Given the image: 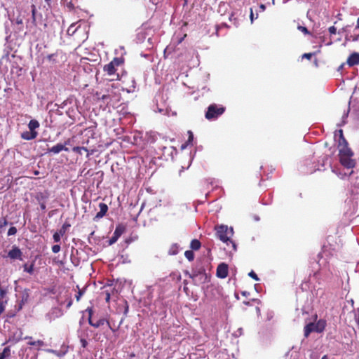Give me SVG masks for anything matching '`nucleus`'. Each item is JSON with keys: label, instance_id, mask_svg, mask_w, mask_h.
I'll list each match as a JSON object with an SVG mask.
<instances>
[{"label": "nucleus", "instance_id": "5fc2aeb1", "mask_svg": "<svg viewBox=\"0 0 359 359\" xmlns=\"http://www.w3.org/2000/svg\"><path fill=\"white\" fill-rule=\"evenodd\" d=\"M72 300H70V301L68 302V304H67V308L70 307V306H72Z\"/></svg>", "mask_w": 359, "mask_h": 359}, {"label": "nucleus", "instance_id": "20e7f679", "mask_svg": "<svg viewBox=\"0 0 359 359\" xmlns=\"http://www.w3.org/2000/svg\"><path fill=\"white\" fill-rule=\"evenodd\" d=\"M326 326V322L323 320H318L316 323H310L304 327V336L306 337L313 332H322Z\"/></svg>", "mask_w": 359, "mask_h": 359}, {"label": "nucleus", "instance_id": "864d4df0", "mask_svg": "<svg viewBox=\"0 0 359 359\" xmlns=\"http://www.w3.org/2000/svg\"><path fill=\"white\" fill-rule=\"evenodd\" d=\"M351 37L353 38L352 41H357L358 39L359 36H351Z\"/></svg>", "mask_w": 359, "mask_h": 359}, {"label": "nucleus", "instance_id": "4c0bfd02", "mask_svg": "<svg viewBox=\"0 0 359 359\" xmlns=\"http://www.w3.org/2000/svg\"><path fill=\"white\" fill-rule=\"evenodd\" d=\"M249 276L251 277L252 278H253L254 280H259V278L257 276V275L255 273L254 271H251L249 273H248Z\"/></svg>", "mask_w": 359, "mask_h": 359}, {"label": "nucleus", "instance_id": "13d9d810", "mask_svg": "<svg viewBox=\"0 0 359 359\" xmlns=\"http://www.w3.org/2000/svg\"><path fill=\"white\" fill-rule=\"evenodd\" d=\"M343 67H344V64L341 65L339 67L338 70H339V71L341 70V69H343Z\"/></svg>", "mask_w": 359, "mask_h": 359}, {"label": "nucleus", "instance_id": "6e6d98bb", "mask_svg": "<svg viewBox=\"0 0 359 359\" xmlns=\"http://www.w3.org/2000/svg\"><path fill=\"white\" fill-rule=\"evenodd\" d=\"M22 307V302H20V304H19V306L18 308V311H20Z\"/></svg>", "mask_w": 359, "mask_h": 359}, {"label": "nucleus", "instance_id": "5701e85b", "mask_svg": "<svg viewBox=\"0 0 359 359\" xmlns=\"http://www.w3.org/2000/svg\"><path fill=\"white\" fill-rule=\"evenodd\" d=\"M70 224H69L68 222H65V224H63V225L61 226V228L59 229L57 232L62 236H64L66 233L67 229L70 227Z\"/></svg>", "mask_w": 359, "mask_h": 359}, {"label": "nucleus", "instance_id": "423d86ee", "mask_svg": "<svg viewBox=\"0 0 359 359\" xmlns=\"http://www.w3.org/2000/svg\"><path fill=\"white\" fill-rule=\"evenodd\" d=\"M125 231V227L121 224L116 226L115 231L113 233V236L109 240V244L112 245L115 243L118 238Z\"/></svg>", "mask_w": 359, "mask_h": 359}, {"label": "nucleus", "instance_id": "09e8293b", "mask_svg": "<svg viewBox=\"0 0 359 359\" xmlns=\"http://www.w3.org/2000/svg\"><path fill=\"white\" fill-rule=\"evenodd\" d=\"M40 208L42 210H46V206L44 203H42L40 204Z\"/></svg>", "mask_w": 359, "mask_h": 359}, {"label": "nucleus", "instance_id": "58836bf2", "mask_svg": "<svg viewBox=\"0 0 359 359\" xmlns=\"http://www.w3.org/2000/svg\"><path fill=\"white\" fill-rule=\"evenodd\" d=\"M250 20H251L252 22L254 21L255 19H257L258 18V14L257 13L255 16L254 13H253V10H252V8H250Z\"/></svg>", "mask_w": 359, "mask_h": 359}, {"label": "nucleus", "instance_id": "473e14b6", "mask_svg": "<svg viewBox=\"0 0 359 359\" xmlns=\"http://www.w3.org/2000/svg\"><path fill=\"white\" fill-rule=\"evenodd\" d=\"M102 293L104 294V295H105V298H104L105 301L107 302H109L110 297H111V292L109 290H105L104 291H103Z\"/></svg>", "mask_w": 359, "mask_h": 359}, {"label": "nucleus", "instance_id": "393cba45", "mask_svg": "<svg viewBox=\"0 0 359 359\" xmlns=\"http://www.w3.org/2000/svg\"><path fill=\"white\" fill-rule=\"evenodd\" d=\"M62 4L66 6L69 11H73L74 9V4L72 1L62 0Z\"/></svg>", "mask_w": 359, "mask_h": 359}, {"label": "nucleus", "instance_id": "7ed1b4c3", "mask_svg": "<svg viewBox=\"0 0 359 359\" xmlns=\"http://www.w3.org/2000/svg\"><path fill=\"white\" fill-rule=\"evenodd\" d=\"M217 238L224 243L228 244V242L233 243L230 240V237L233 235V229H229L226 225H217L215 227Z\"/></svg>", "mask_w": 359, "mask_h": 359}, {"label": "nucleus", "instance_id": "cd10ccee", "mask_svg": "<svg viewBox=\"0 0 359 359\" xmlns=\"http://www.w3.org/2000/svg\"><path fill=\"white\" fill-rule=\"evenodd\" d=\"M184 256L189 261H193L194 259V253L192 250L185 251Z\"/></svg>", "mask_w": 359, "mask_h": 359}, {"label": "nucleus", "instance_id": "ddd939ff", "mask_svg": "<svg viewBox=\"0 0 359 359\" xmlns=\"http://www.w3.org/2000/svg\"><path fill=\"white\" fill-rule=\"evenodd\" d=\"M63 150L68 151L69 149L67 147H66L65 145L59 143V144H57L56 145L52 147L51 148H50L48 149V151L53 153V154H58Z\"/></svg>", "mask_w": 359, "mask_h": 359}, {"label": "nucleus", "instance_id": "c85d7f7f", "mask_svg": "<svg viewBox=\"0 0 359 359\" xmlns=\"http://www.w3.org/2000/svg\"><path fill=\"white\" fill-rule=\"evenodd\" d=\"M8 221L6 217H2L0 219V233H1L2 229L7 226Z\"/></svg>", "mask_w": 359, "mask_h": 359}, {"label": "nucleus", "instance_id": "2f4dec72", "mask_svg": "<svg viewBox=\"0 0 359 359\" xmlns=\"http://www.w3.org/2000/svg\"><path fill=\"white\" fill-rule=\"evenodd\" d=\"M86 312H87L88 313V319L92 320L93 318V307H88L86 309Z\"/></svg>", "mask_w": 359, "mask_h": 359}, {"label": "nucleus", "instance_id": "bf43d9fd", "mask_svg": "<svg viewBox=\"0 0 359 359\" xmlns=\"http://www.w3.org/2000/svg\"><path fill=\"white\" fill-rule=\"evenodd\" d=\"M34 174L35 175H38L39 174V170H34Z\"/></svg>", "mask_w": 359, "mask_h": 359}, {"label": "nucleus", "instance_id": "b1692460", "mask_svg": "<svg viewBox=\"0 0 359 359\" xmlns=\"http://www.w3.org/2000/svg\"><path fill=\"white\" fill-rule=\"evenodd\" d=\"M76 287L78 288V292H77V294H76L75 297H76V301L79 302L81 297L84 294L86 287H85L82 289H80L79 285H77Z\"/></svg>", "mask_w": 359, "mask_h": 359}, {"label": "nucleus", "instance_id": "aec40b11", "mask_svg": "<svg viewBox=\"0 0 359 359\" xmlns=\"http://www.w3.org/2000/svg\"><path fill=\"white\" fill-rule=\"evenodd\" d=\"M178 252L179 245L177 243L172 244L168 250V254L170 255H176Z\"/></svg>", "mask_w": 359, "mask_h": 359}, {"label": "nucleus", "instance_id": "7c9ffc66", "mask_svg": "<svg viewBox=\"0 0 359 359\" xmlns=\"http://www.w3.org/2000/svg\"><path fill=\"white\" fill-rule=\"evenodd\" d=\"M346 145H348V142L346 141L344 137H341V139H339V147Z\"/></svg>", "mask_w": 359, "mask_h": 359}, {"label": "nucleus", "instance_id": "e433bc0d", "mask_svg": "<svg viewBox=\"0 0 359 359\" xmlns=\"http://www.w3.org/2000/svg\"><path fill=\"white\" fill-rule=\"evenodd\" d=\"M298 29L300 30L302 32H303L305 34H309L310 32L308 30V29L306 27L304 26H298Z\"/></svg>", "mask_w": 359, "mask_h": 359}, {"label": "nucleus", "instance_id": "9d476101", "mask_svg": "<svg viewBox=\"0 0 359 359\" xmlns=\"http://www.w3.org/2000/svg\"><path fill=\"white\" fill-rule=\"evenodd\" d=\"M100 211L96 214L94 219H99L102 218L108 211V206L104 203H100L99 204Z\"/></svg>", "mask_w": 359, "mask_h": 359}, {"label": "nucleus", "instance_id": "f03ea898", "mask_svg": "<svg viewBox=\"0 0 359 359\" xmlns=\"http://www.w3.org/2000/svg\"><path fill=\"white\" fill-rule=\"evenodd\" d=\"M225 111L226 108L224 106L217 104H211L208 107L205 114V117L209 121L215 120L222 115Z\"/></svg>", "mask_w": 359, "mask_h": 359}, {"label": "nucleus", "instance_id": "412c9836", "mask_svg": "<svg viewBox=\"0 0 359 359\" xmlns=\"http://www.w3.org/2000/svg\"><path fill=\"white\" fill-rule=\"evenodd\" d=\"M83 150L85 151H86L88 154H87V157L89 156L90 155V153L88 152V150L87 148L84 147H73L72 149V151L74 152H76L77 154H81V151ZM93 154V151H91L90 154Z\"/></svg>", "mask_w": 359, "mask_h": 359}, {"label": "nucleus", "instance_id": "338daca9", "mask_svg": "<svg viewBox=\"0 0 359 359\" xmlns=\"http://www.w3.org/2000/svg\"><path fill=\"white\" fill-rule=\"evenodd\" d=\"M188 1H189V0H184L185 4H187Z\"/></svg>", "mask_w": 359, "mask_h": 359}, {"label": "nucleus", "instance_id": "052dcab7", "mask_svg": "<svg viewBox=\"0 0 359 359\" xmlns=\"http://www.w3.org/2000/svg\"><path fill=\"white\" fill-rule=\"evenodd\" d=\"M321 359H328V357H327V355H323V356L322 357V358H321Z\"/></svg>", "mask_w": 359, "mask_h": 359}, {"label": "nucleus", "instance_id": "2eb2a0df", "mask_svg": "<svg viewBox=\"0 0 359 359\" xmlns=\"http://www.w3.org/2000/svg\"><path fill=\"white\" fill-rule=\"evenodd\" d=\"M339 156H353V152L348 145L339 147Z\"/></svg>", "mask_w": 359, "mask_h": 359}, {"label": "nucleus", "instance_id": "a211bd4d", "mask_svg": "<svg viewBox=\"0 0 359 359\" xmlns=\"http://www.w3.org/2000/svg\"><path fill=\"white\" fill-rule=\"evenodd\" d=\"M188 134H189V137H188L187 141L184 144H182V146H181V149H182V150L184 149L188 145L192 144V142L194 140L193 133L191 130H189Z\"/></svg>", "mask_w": 359, "mask_h": 359}, {"label": "nucleus", "instance_id": "e2e57ef3", "mask_svg": "<svg viewBox=\"0 0 359 359\" xmlns=\"http://www.w3.org/2000/svg\"><path fill=\"white\" fill-rule=\"evenodd\" d=\"M183 39H184V37H183V38H182V39H180L179 40V41H178V43H182V41H183Z\"/></svg>", "mask_w": 359, "mask_h": 359}, {"label": "nucleus", "instance_id": "680f3d73", "mask_svg": "<svg viewBox=\"0 0 359 359\" xmlns=\"http://www.w3.org/2000/svg\"><path fill=\"white\" fill-rule=\"evenodd\" d=\"M357 323H358V325L359 326V309H358V320H357Z\"/></svg>", "mask_w": 359, "mask_h": 359}, {"label": "nucleus", "instance_id": "ea45409f", "mask_svg": "<svg viewBox=\"0 0 359 359\" xmlns=\"http://www.w3.org/2000/svg\"><path fill=\"white\" fill-rule=\"evenodd\" d=\"M335 136H339V139H341V137H344V133H343V130L339 129V130H336Z\"/></svg>", "mask_w": 359, "mask_h": 359}, {"label": "nucleus", "instance_id": "4be33fe9", "mask_svg": "<svg viewBox=\"0 0 359 359\" xmlns=\"http://www.w3.org/2000/svg\"><path fill=\"white\" fill-rule=\"evenodd\" d=\"M34 263L32 262L31 264H25L23 265L24 271L29 273V274H32L34 273Z\"/></svg>", "mask_w": 359, "mask_h": 359}, {"label": "nucleus", "instance_id": "1a4fd4ad", "mask_svg": "<svg viewBox=\"0 0 359 359\" xmlns=\"http://www.w3.org/2000/svg\"><path fill=\"white\" fill-rule=\"evenodd\" d=\"M346 62L349 67L359 65V53L355 52L351 53L348 56Z\"/></svg>", "mask_w": 359, "mask_h": 359}, {"label": "nucleus", "instance_id": "de8ad7c7", "mask_svg": "<svg viewBox=\"0 0 359 359\" xmlns=\"http://www.w3.org/2000/svg\"><path fill=\"white\" fill-rule=\"evenodd\" d=\"M16 23L18 24V25H22L23 23L22 22V19L20 18H17Z\"/></svg>", "mask_w": 359, "mask_h": 359}, {"label": "nucleus", "instance_id": "4d7b16f0", "mask_svg": "<svg viewBox=\"0 0 359 359\" xmlns=\"http://www.w3.org/2000/svg\"><path fill=\"white\" fill-rule=\"evenodd\" d=\"M355 29H359V18L357 20V25H356Z\"/></svg>", "mask_w": 359, "mask_h": 359}, {"label": "nucleus", "instance_id": "6e6552de", "mask_svg": "<svg viewBox=\"0 0 359 359\" xmlns=\"http://www.w3.org/2000/svg\"><path fill=\"white\" fill-rule=\"evenodd\" d=\"M8 256L12 259L22 260V252L20 249L16 246H13V248L8 252Z\"/></svg>", "mask_w": 359, "mask_h": 359}, {"label": "nucleus", "instance_id": "72a5a7b5", "mask_svg": "<svg viewBox=\"0 0 359 359\" xmlns=\"http://www.w3.org/2000/svg\"><path fill=\"white\" fill-rule=\"evenodd\" d=\"M16 233H17V229L15 226H11L9 228L7 234L8 236H10L15 235Z\"/></svg>", "mask_w": 359, "mask_h": 359}, {"label": "nucleus", "instance_id": "9b49d317", "mask_svg": "<svg viewBox=\"0 0 359 359\" xmlns=\"http://www.w3.org/2000/svg\"><path fill=\"white\" fill-rule=\"evenodd\" d=\"M89 325H90L92 327L95 328H98L101 326H102L104 323H107V320L102 318L97 320H95L93 318L92 320L88 319Z\"/></svg>", "mask_w": 359, "mask_h": 359}, {"label": "nucleus", "instance_id": "a19ab883", "mask_svg": "<svg viewBox=\"0 0 359 359\" xmlns=\"http://www.w3.org/2000/svg\"><path fill=\"white\" fill-rule=\"evenodd\" d=\"M329 32L330 34H336L337 33V28L334 26H331L329 27Z\"/></svg>", "mask_w": 359, "mask_h": 359}, {"label": "nucleus", "instance_id": "bb28decb", "mask_svg": "<svg viewBox=\"0 0 359 359\" xmlns=\"http://www.w3.org/2000/svg\"><path fill=\"white\" fill-rule=\"evenodd\" d=\"M11 355V349L10 347L7 346L5 347L2 351L1 353H0V356L6 358L7 357H9Z\"/></svg>", "mask_w": 359, "mask_h": 359}, {"label": "nucleus", "instance_id": "a18cd8bd", "mask_svg": "<svg viewBox=\"0 0 359 359\" xmlns=\"http://www.w3.org/2000/svg\"><path fill=\"white\" fill-rule=\"evenodd\" d=\"M265 9H266V6L264 4H261L259 5V11L260 12H264L265 11Z\"/></svg>", "mask_w": 359, "mask_h": 359}, {"label": "nucleus", "instance_id": "f257e3e1", "mask_svg": "<svg viewBox=\"0 0 359 359\" xmlns=\"http://www.w3.org/2000/svg\"><path fill=\"white\" fill-rule=\"evenodd\" d=\"M124 63L123 57H114L109 63L105 65L103 67V71L110 76V81H118L120 79L119 74L116 73L117 67Z\"/></svg>", "mask_w": 359, "mask_h": 359}, {"label": "nucleus", "instance_id": "49530a36", "mask_svg": "<svg viewBox=\"0 0 359 359\" xmlns=\"http://www.w3.org/2000/svg\"><path fill=\"white\" fill-rule=\"evenodd\" d=\"M107 326L109 327V328L113 332H115L116 331V329L112 327L110 325V323L109 322V320H107Z\"/></svg>", "mask_w": 359, "mask_h": 359}, {"label": "nucleus", "instance_id": "603ef678", "mask_svg": "<svg viewBox=\"0 0 359 359\" xmlns=\"http://www.w3.org/2000/svg\"><path fill=\"white\" fill-rule=\"evenodd\" d=\"M70 143H71V139H69H69H67V140L65 142V144H64V145H65V146H66V145H69V144H70Z\"/></svg>", "mask_w": 359, "mask_h": 359}, {"label": "nucleus", "instance_id": "6ab92c4d", "mask_svg": "<svg viewBox=\"0 0 359 359\" xmlns=\"http://www.w3.org/2000/svg\"><path fill=\"white\" fill-rule=\"evenodd\" d=\"M201 246V242L198 239H193L191 241L190 247L194 250H198Z\"/></svg>", "mask_w": 359, "mask_h": 359}, {"label": "nucleus", "instance_id": "774afa93", "mask_svg": "<svg viewBox=\"0 0 359 359\" xmlns=\"http://www.w3.org/2000/svg\"><path fill=\"white\" fill-rule=\"evenodd\" d=\"M0 359H5V358H2V357H1V356H0Z\"/></svg>", "mask_w": 359, "mask_h": 359}, {"label": "nucleus", "instance_id": "0eeeda50", "mask_svg": "<svg viewBox=\"0 0 359 359\" xmlns=\"http://www.w3.org/2000/svg\"><path fill=\"white\" fill-rule=\"evenodd\" d=\"M228 265L225 263H221L217 268V276L221 278H225L228 276Z\"/></svg>", "mask_w": 359, "mask_h": 359}, {"label": "nucleus", "instance_id": "c9c22d12", "mask_svg": "<svg viewBox=\"0 0 359 359\" xmlns=\"http://www.w3.org/2000/svg\"><path fill=\"white\" fill-rule=\"evenodd\" d=\"M60 245H54L52 246V251L53 253H57L60 251Z\"/></svg>", "mask_w": 359, "mask_h": 359}, {"label": "nucleus", "instance_id": "3c124183", "mask_svg": "<svg viewBox=\"0 0 359 359\" xmlns=\"http://www.w3.org/2000/svg\"><path fill=\"white\" fill-rule=\"evenodd\" d=\"M190 278L194 279L197 276V273L196 272H194L192 274L189 275Z\"/></svg>", "mask_w": 359, "mask_h": 359}, {"label": "nucleus", "instance_id": "dca6fc26", "mask_svg": "<svg viewBox=\"0 0 359 359\" xmlns=\"http://www.w3.org/2000/svg\"><path fill=\"white\" fill-rule=\"evenodd\" d=\"M39 126L40 123L36 119H32L28 123V128L31 132H36V129L39 128Z\"/></svg>", "mask_w": 359, "mask_h": 359}, {"label": "nucleus", "instance_id": "f704fd0d", "mask_svg": "<svg viewBox=\"0 0 359 359\" xmlns=\"http://www.w3.org/2000/svg\"><path fill=\"white\" fill-rule=\"evenodd\" d=\"M76 30V29L74 28V25H72L71 26H69V27L67 29V34L69 35H73L75 33Z\"/></svg>", "mask_w": 359, "mask_h": 359}, {"label": "nucleus", "instance_id": "f3484780", "mask_svg": "<svg viewBox=\"0 0 359 359\" xmlns=\"http://www.w3.org/2000/svg\"><path fill=\"white\" fill-rule=\"evenodd\" d=\"M25 339H30V341L27 343L29 346H43L44 342L42 340L32 341V337H26Z\"/></svg>", "mask_w": 359, "mask_h": 359}, {"label": "nucleus", "instance_id": "39448f33", "mask_svg": "<svg viewBox=\"0 0 359 359\" xmlns=\"http://www.w3.org/2000/svg\"><path fill=\"white\" fill-rule=\"evenodd\" d=\"M353 156H341L339 157L340 163L346 168H353L355 161L352 158Z\"/></svg>", "mask_w": 359, "mask_h": 359}, {"label": "nucleus", "instance_id": "a878e982", "mask_svg": "<svg viewBox=\"0 0 359 359\" xmlns=\"http://www.w3.org/2000/svg\"><path fill=\"white\" fill-rule=\"evenodd\" d=\"M32 8V23L34 25H36V8L34 4H32L31 6Z\"/></svg>", "mask_w": 359, "mask_h": 359}, {"label": "nucleus", "instance_id": "4468645a", "mask_svg": "<svg viewBox=\"0 0 359 359\" xmlns=\"http://www.w3.org/2000/svg\"><path fill=\"white\" fill-rule=\"evenodd\" d=\"M60 54H61V53L56 51L54 53L47 55L46 59L48 60V62L51 65H56V64L59 63V62H60L58 60V57Z\"/></svg>", "mask_w": 359, "mask_h": 359}, {"label": "nucleus", "instance_id": "69168bd1", "mask_svg": "<svg viewBox=\"0 0 359 359\" xmlns=\"http://www.w3.org/2000/svg\"><path fill=\"white\" fill-rule=\"evenodd\" d=\"M317 274H318V272H316V273H314L313 276H317Z\"/></svg>", "mask_w": 359, "mask_h": 359}, {"label": "nucleus", "instance_id": "0e129e2a", "mask_svg": "<svg viewBox=\"0 0 359 359\" xmlns=\"http://www.w3.org/2000/svg\"><path fill=\"white\" fill-rule=\"evenodd\" d=\"M50 1V0H45V1H46V3H48V4H49Z\"/></svg>", "mask_w": 359, "mask_h": 359}, {"label": "nucleus", "instance_id": "c03bdc74", "mask_svg": "<svg viewBox=\"0 0 359 359\" xmlns=\"http://www.w3.org/2000/svg\"><path fill=\"white\" fill-rule=\"evenodd\" d=\"M4 311V306L3 302L0 299V315Z\"/></svg>", "mask_w": 359, "mask_h": 359}, {"label": "nucleus", "instance_id": "8fccbe9b", "mask_svg": "<svg viewBox=\"0 0 359 359\" xmlns=\"http://www.w3.org/2000/svg\"><path fill=\"white\" fill-rule=\"evenodd\" d=\"M109 97V95H103L102 96L101 99H102V100H105L108 99Z\"/></svg>", "mask_w": 359, "mask_h": 359}, {"label": "nucleus", "instance_id": "37998d69", "mask_svg": "<svg viewBox=\"0 0 359 359\" xmlns=\"http://www.w3.org/2000/svg\"><path fill=\"white\" fill-rule=\"evenodd\" d=\"M312 55H313V53H304L303 55V57L310 60L311 58Z\"/></svg>", "mask_w": 359, "mask_h": 359}, {"label": "nucleus", "instance_id": "79ce46f5", "mask_svg": "<svg viewBox=\"0 0 359 359\" xmlns=\"http://www.w3.org/2000/svg\"><path fill=\"white\" fill-rule=\"evenodd\" d=\"M80 341H81V346L83 347V348H86L88 345V341L83 339V338H81L80 339Z\"/></svg>", "mask_w": 359, "mask_h": 359}, {"label": "nucleus", "instance_id": "f8f14e48", "mask_svg": "<svg viewBox=\"0 0 359 359\" xmlns=\"http://www.w3.org/2000/svg\"><path fill=\"white\" fill-rule=\"evenodd\" d=\"M38 135V132L25 131L21 133L20 137L25 140H32Z\"/></svg>", "mask_w": 359, "mask_h": 359}, {"label": "nucleus", "instance_id": "c756f323", "mask_svg": "<svg viewBox=\"0 0 359 359\" xmlns=\"http://www.w3.org/2000/svg\"><path fill=\"white\" fill-rule=\"evenodd\" d=\"M61 236H62L61 234H60L57 231L55 232L53 236L54 242L59 243L61 240Z\"/></svg>", "mask_w": 359, "mask_h": 359}]
</instances>
